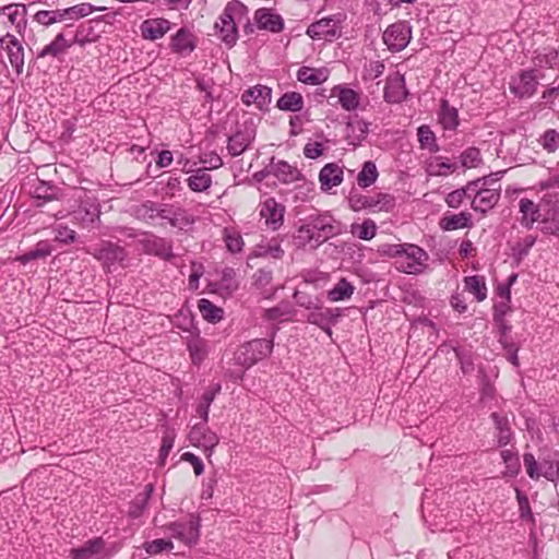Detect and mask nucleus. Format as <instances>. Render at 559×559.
<instances>
[{
    "instance_id": "obj_26",
    "label": "nucleus",
    "mask_w": 559,
    "mask_h": 559,
    "mask_svg": "<svg viewBox=\"0 0 559 559\" xmlns=\"http://www.w3.org/2000/svg\"><path fill=\"white\" fill-rule=\"evenodd\" d=\"M343 167L336 163L325 164L319 173V181L323 191H329L334 187H337L343 181Z\"/></svg>"
},
{
    "instance_id": "obj_61",
    "label": "nucleus",
    "mask_w": 559,
    "mask_h": 559,
    "mask_svg": "<svg viewBox=\"0 0 559 559\" xmlns=\"http://www.w3.org/2000/svg\"><path fill=\"white\" fill-rule=\"evenodd\" d=\"M429 168L432 175L445 176L448 173L455 169V165L451 164L448 158L436 156L433 160L429 163Z\"/></svg>"
},
{
    "instance_id": "obj_38",
    "label": "nucleus",
    "mask_w": 559,
    "mask_h": 559,
    "mask_svg": "<svg viewBox=\"0 0 559 559\" xmlns=\"http://www.w3.org/2000/svg\"><path fill=\"white\" fill-rule=\"evenodd\" d=\"M254 21L260 29L280 32V15L273 13L270 9H258L254 13Z\"/></svg>"
},
{
    "instance_id": "obj_36",
    "label": "nucleus",
    "mask_w": 559,
    "mask_h": 559,
    "mask_svg": "<svg viewBox=\"0 0 559 559\" xmlns=\"http://www.w3.org/2000/svg\"><path fill=\"white\" fill-rule=\"evenodd\" d=\"M187 348L193 365L199 366L207 356V342L199 334L191 336L187 342Z\"/></svg>"
},
{
    "instance_id": "obj_12",
    "label": "nucleus",
    "mask_w": 559,
    "mask_h": 559,
    "mask_svg": "<svg viewBox=\"0 0 559 559\" xmlns=\"http://www.w3.org/2000/svg\"><path fill=\"white\" fill-rule=\"evenodd\" d=\"M344 15L338 13L331 16L322 17L311 23L307 28V35L312 39L332 40L341 36L342 22Z\"/></svg>"
},
{
    "instance_id": "obj_28",
    "label": "nucleus",
    "mask_w": 559,
    "mask_h": 559,
    "mask_svg": "<svg viewBox=\"0 0 559 559\" xmlns=\"http://www.w3.org/2000/svg\"><path fill=\"white\" fill-rule=\"evenodd\" d=\"M519 209L522 214L520 223L527 229H531L533 225L542 218V201L538 204H535L532 200L523 198L519 202Z\"/></svg>"
},
{
    "instance_id": "obj_3",
    "label": "nucleus",
    "mask_w": 559,
    "mask_h": 559,
    "mask_svg": "<svg viewBox=\"0 0 559 559\" xmlns=\"http://www.w3.org/2000/svg\"><path fill=\"white\" fill-rule=\"evenodd\" d=\"M257 134V126L254 119L248 115H242L235 123L230 135L227 139V152L230 156L236 157L246 152Z\"/></svg>"
},
{
    "instance_id": "obj_54",
    "label": "nucleus",
    "mask_w": 559,
    "mask_h": 559,
    "mask_svg": "<svg viewBox=\"0 0 559 559\" xmlns=\"http://www.w3.org/2000/svg\"><path fill=\"white\" fill-rule=\"evenodd\" d=\"M559 51L556 48L546 47L536 52L534 62L540 68H552L557 63Z\"/></svg>"
},
{
    "instance_id": "obj_48",
    "label": "nucleus",
    "mask_w": 559,
    "mask_h": 559,
    "mask_svg": "<svg viewBox=\"0 0 559 559\" xmlns=\"http://www.w3.org/2000/svg\"><path fill=\"white\" fill-rule=\"evenodd\" d=\"M379 173L376 164L372 160H367L362 164L361 170L357 175V185L360 188H368L372 186L378 179Z\"/></svg>"
},
{
    "instance_id": "obj_42",
    "label": "nucleus",
    "mask_w": 559,
    "mask_h": 559,
    "mask_svg": "<svg viewBox=\"0 0 559 559\" xmlns=\"http://www.w3.org/2000/svg\"><path fill=\"white\" fill-rule=\"evenodd\" d=\"M198 309L202 318L210 323H217L224 318V310L206 298L198 301Z\"/></svg>"
},
{
    "instance_id": "obj_6",
    "label": "nucleus",
    "mask_w": 559,
    "mask_h": 559,
    "mask_svg": "<svg viewBox=\"0 0 559 559\" xmlns=\"http://www.w3.org/2000/svg\"><path fill=\"white\" fill-rule=\"evenodd\" d=\"M200 528L201 518L194 513H190L186 519L170 522L164 526V530L170 534V537L188 547L198 544L200 539Z\"/></svg>"
},
{
    "instance_id": "obj_11",
    "label": "nucleus",
    "mask_w": 559,
    "mask_h": 559,
    "mask_svg": "<svg viewBox=\"0 0 559 559\" xmlns=\"http://www.w3.org/2000/svg\"><path fill=\"white\" fill-rule=\"evenodd\" d=\"M92 254L102 263L106 272H112L116 265L122 263L128 257L123 247L111 241H102L93 248Z\"/></svg>"
},
{
    "instance_id": "obj_56",
    "label": "nucleus",
    "mask_w": 559,
    "mask_h": 559,
    "mask_svg": "<svg viewBox=\"0 0 559 559\" xmlns=\"http://www.w3.org/2000/svg\"><path fill=\"white\" fill-rule=\"evenodd\" d=\"M143 549L150 556H156L164 551H170L174 549V543L170 539L158 538L143 544Z\"/></svg>"
},
{
    "instance_id": "obj_47",
    "label": "nucleus",
    "mask_w": 559,
    "mask_h": 559,
    "mask_svg": "<svg viewBox=\"0 0 559 559\" xmlns=\"http://www.w3.org/2000/svg\"><path fill=\"white\" fill-rule=\"evenodd\" d=\"M465 288L472 293L477 301L487 298V286L485 277L480 275H472L464 278Z\"/></svg>"
},
{
    "instance_id": "obj_33",
    "label": "nucleus",
    "mask_w": 559,
    "mask_h": 559,
    "mask_svg": "<svg viewBox=\"0 0 559 559\" xmlns=\"http://www.w3.org/2000/svg\"><path fill=\"white\" fill-rule=\"evenodd\" d=\"M52 251L53 246L49 240H40L35 245L34 249L23 254L16 255L14 258V261L25 265L33 260L45 259L49 257L52 253Z\"/></svg>"
},
{
    "instance_id": "obj_41",
    "label": "nucleus",
    "mask_w": 559,
    "mask_h": 559,
    "mask_svg": "<svg viewBox=\"0 0 559 559\" xmlns=\"http://www.w3.org/2000/svg\"><path fill=\"white\" fill-rule=\"evenodd\" d=\"M369 132V126L364 120H354L346 123V138L349 144L358 145Z\"/></svg>"
},
{
    "instance_id": "obj_32",
    "label": "nucleus",
    "mask_w": 559,
    "mask_h": 559,
    "mask_svg": "<svg viewBox=\"0 0 559 559\" xmlns=\"http://www.w3.org/2000/svg\"><path fill=\"white\" fill-rule=\"evenodd\" d=\"M154 492L153 484H147L144 490L139 492L129 504L128 516L132 520H136L147 508L148 501Z\"/></svg>"
},
{
    "instance_id": "obj_35",
    "label": "nucleus",
    "mask_w": 559,
    "mask_h": 559,
    "mask_svg": "<svg viewBox=\"0 0 559 559\" xmlns=\"http://www.w3.org/2000/svg\"><path fill=\"white\" fill-rule=\"evenodd\" d=\"M329 79V71L325 68L301 67L297 71V80L304 84L320 85Z\"/></svg>"
},
{
    "instance_id": "obj_60",
    "label": "nucleus",
    "mask_w": 559,
    "mask_h": 559,
    "mask_svg": "<svg viewBox=\"0 0 559 559\" xmlns=\"http://www.w3.org/2000/svg\"><path fill=\"white\" fill-rule=\"evenodd\" d=\"M538 143L548 153H554L559 147V133L555 129H547L539 136Z\"/></svg>"
},
{
    "instance_id": "obj_10",
    "label": "nucleus",
    "mask_w": 559,
    "mask_h": 559,
    "mask_svg": "<svg viewBox=\"0 0 559 559\" xmlns=\"http://www.w3.org/2000/svg\"><path fill=\"white\" fill-rule=\"evenodd\" d=\"M542 231L559 237V192H545L542 198Z\"/></svg>"
},
{
    "instance_id": "obj_52",
    "label": "nucleus",
    "mask_w": 559,
    "mask_h": 559,
    "mask_svg": "<svg viewBox=\"0 0 559 559\" xmlns=\"http://www.w3.org/2000/svg\"><path fill=\"white\" fill-rule=\"evenodd\" d=\"M501 457L506 465L504 475L515 477L521 471V463L518 452L511 449H506L501 451Z\"/></svg>"
},
{
    "instance_id": "obj_39",
    "label": "nucleus",
    "mask_w": 559,
    "mask_h": 559,
    "mask_svg": "<svg viewBox=\"0 0 559 559\" xmlns=\"http://www.w3.org/2000/svg\"><path fill=\"white\" fill-rule=\"evenodd\" d=\"M472 226V215L468 212L445 215L440 221V227L443 230H456Z\"/></svg>"
},
{
    "instance_id": "obj_7",
    "label": "nucleus",
    "mask_w": 559,
    "mask_h": 559,
    "mask_svg": "<svg viewBox=\"0 0 559 559\" xmlns=\"http://www.w3.org/2000/svg\"><path fill=\"white\" fill-rule=\"evenodd\" d=\"M273 348V341L266 338H255L246 342L235 352V364L248 369L259 360L267 357Z\"/></svg>"
},
{
    "instance_id": "obj_62",
    "label": "nucleus",
    "mask_w": 559,
    "mask_h": 559,
    "mask_svg": "<svg viewBox=\"0 0 559 559\" xmlns=\"http://www.w3.org/2000/svg\"><path fill=\"white\" fill-rule=\"evenodd\" d=\"M2 12L8 15L12 24L27 15V7L23 3H11L2 8Z\"/></svg>"
},
{
    "instance_id": "obj_53",
    "label": "nucleus",
    "mask_w": 559,
    "mask_h": 559,
    "mask_svg": "<svg viewBox=\"0 0 559 559\" xmlns=\"http://www.w3.org/2000/svg\"><path fill=\"white\" fill-rule=\"evenodd\" d=\"M305 105L304 97L298 92H286L282 94V110L299 112Z\"/></svg>"
},
{
    "instance_id": "obj_57",
    "label": "nucleus",
    "mask_w": 559,
    "mask_h": 559,
    "mask_svg": "<svg viewBox=\"0 0 559 559\" xmlns=\"http://www.w3.org/2000/svg\"><path fill=\"white\" fill-rule=\"evenodd\" d=\"M352 233L361 240H370L377 234V225L372 219H365L359 225L352 226Z\"/></svg>"
},
{
    "instance_id": "obj_51",
    "label": "nucleus",
    "mask_w": 559,
    "mask_h": 559,
    "mask_svg": "<svg viewBox=\"0 0 559 559\" xmlns=\"http://www.w3.org/2000/svg\"><path fill=\"white\" fill-rule=\"evenodd\" d=\"M460 164L464 168H477L483 164L480 150L476 146L465 148L459 156Z\"/></svg>"
},
{
    "instance_id": "obj_40",
    "label": "nucleus",
    "mask_w": 559,
    "mask_h": 559,
    "mask_svg": "<svg viewBox=\"0 0 559 559\" xmlns=\"http://www.w3.org/2000/svg\"><path fill=\"white\" fill-rule=\"evenodd\" d=\"M536 242V237L526 235L524 238L519 239L511 245V257L516 264H520L530 253V250Z\"/></svg>"
},
{
    "instance_id": "obj_46",
    "label": "nucleus",
    "mask_w": 559,
    "mask_h": 559,
    "mask_svg": "<svg viewBox=\"0 0 559 559\" xmlns=\"http://www.w3.org/2000/svg\"><path fill=\"white\" fill-rule=\"evenodd\" d=\"M219 281L217 289L224 294H231L238 288V282L236 278V271L234 267L226 266L219 272Z\"/></svg>"
},
{
    "instance_id": "obj_4",
    "label": "nucleus",
    "mask_w": 559,
    "mask_h": 559,
    "mask_svg": "<svg viewBox=\"0 0 559 559\" xmlns=\"http://www.w3.org/2000/svg\"><path fill=\"white\" fill-rule=\"evenodd\" d=\"M523 462L531 479L537 480L542 476L551 483L559 479V453L550 452L538 463L533 453H524Z\"/></svg>"
},
{
    "instance_id": "obj_58",
    "label": "nucleus",
    "mask_w": 559,
    "mask_h": 559,
    "mask_svg": "<svg viewBox=\"0 0 559 559\" xmlns=\"http://www.w3.org/2000/svg\"><path fill=\"white\" fill-rule=\"evenodd\" d=\"M469 181L462 188L456 189L445 197V203L449 207L457 209L463 203L464 199H468L471 201V191L468 190Z\"/></svg>"
},
{
    "instance_id": "obj_43",
    "label": "nucleus",
    "mask_w": 559,
    "mask_h": 559,
    "mask_svg": "<svg viewBox=\"0 0 559 559\" xmlns=\"http://www.w3.org/2000/svg\"><path fill=\"white\" fill-rule=\"evenodd\" d=\"M33 199L36 206H43L57 199L56 188L46 181H39L34 187Z\"/></svg>"
},
{
    "instance_id": "obj_2",
    "label": "nucleus",
    "mask_w": 559,
    "mask_h": 559,
    "mask_svg": "<svg viewBox=\"0 0 559 559\" xmlns=\"http://www.w3.org/2000/svg\"><path fill=\"white\" fill-rule=\"evenodd\" d=\"M247 13V7L239 0H231L226 4L215 23L217 35L226 46L233 47L237 43V23L246 17Z\"/></svg>"
},
{
    "instance_id": "obj_18",
    "label": "nucleus",
    "mask_w": 559,
    "mask_h": 559,
    "mask_svg": "<svg viewBox=\"0 0 559 559\" xmlns=\"http://www.w3.org/2000/svg\"><path fill=\"white\" fill-rule=\"evenodd\" d=\"M407 96L408 91L404 75L395 73L393 76H389L383 91L384 100L389 104H400L406 100Z\"/></svg>"
},
{
    "instance_id": "obj_1",
    "label": "nucleus",
    "mask_w": 559,
    "mask_h": 559,
    "mask_svg": "<svg viewBox=\"0 0 559 559\" xmlns=\"http://www.w3.org/2000/svg\"><path fill=\"white\" fill-rule=\"evenodd\" d=\"M342 233L341 223L329 212L307 216L298 228L295 240L298 246L317 249L323 242Z\"/></svg>"
},
{
    "instance_id": "obj_24",
    "label": "nucleus",
    "mask_w": 559,
    "mask_h": 559,
    "mask_svg": "<svg viewBox=\"0 0 559 559\" xmlns=\"http://www.w3.org/2000/svg\"><path fill=\"white\" fill-rule=\"evenodd\" d=\"M331 97H337L338 104L346 111H354L360 105V95L358 92L345 84L335 85L331 90Z\"/></svg>"
},
{
    "instance_id": "obj_63",
    "label": "nucleus",
    "mask_w": 559,
    "mask_h": 559,
    "mask_svg": "<svg viewBox=\"0 0 559 559\" xmlns=\"http://www.w3.org/2000/svg\"><path fill=\"white\" fill-rule=\"evenodd\" d=\"M454 354L459 360L462 372L464 374H471L475 369L472 354L463 348H454Z\"/></svg>"
},
{
    "instance_id": "obj_9",
    "label": "nucleus",
    "mask_w": 559,
    "mask_h": 559,
    "mask_svg": "<svg viewBox=\"0 0 559 559\" xmlns=\"http://www.w3.org/2000/svg\"><path fill=\"white\" fill-rule=\"evenodd\" d=\"M428 260L429 255L423 248L414 243H404V250L400 261H396V267L406 274H420L425 271Z\"/></svg>"
},
{
    "instance_id": "obj_22",
    "label": "nucleus",
    "mask_w": 559,
    "mask_h": 559,
    "mask_svg": "<svg viewBox=\"0 0 559 559\" xmlns=\"http://www.w3.org/2000/svg\"><path fill=\"white\" fill-rule=\"evenodd\" d=\"M170 28L171 23L164 17L147 19L140 25L142 37L153 41L164 37Z\"/></svg>"
},
{
    "instance_id": "obj_20",
    "label": "nucleus",
    "mask_w": 559,
    "mask_h": 559,
    "mask_svg": "<svg viewBox=\"0 0 559 559\" xmlns=\"http://www.w3.org/2000/svg\"><path fill=\"white\" fill-rule=\"evenodd\" d=\"M159 218L167 221L170 226L182 229L186 226L193 224L194 218L182 207H175L170 204H160V210L157 213Z\"/></svg>"
},
{
    "instance_id": "obj_37",
    "label": "nucleus",
    "mask_w": 559,
    "mask_h": 559,
    "mask_svg": "<svg viewBox=\"0 0 559 559\" xmlns=\"http://www.w3.org/2000/svg\"><path fill=\"white\" fill-rule=\"evenodd\" d=\"M495 428L497 430V442L499 447H504L510 443L513 433L510 428L509 419L504 415H500L499 413H492L490 415Z\"/></svg>"
},
{
    "instance_id": "obj_31",
    "label": "nucleus",
    "mask_w": 559,
    "mask_h": 559,
    "mask_svg": "<svg viewBox=\"0 0 559 559\" xmlns=\"http://www.w3.org/2000/svg\"><path fill=\"white\" fill-rule=\"evenodd\" d=\"M222 384L221 382L212 383L202 394L200 402L195 407L197 415L201 418V420L209 423V413L212 403L215 397L221 393Z\"/></svg>"
},
{
    "instance_id": "obj_29",
    "label": "nucleus",
    "mask_w": 559,
    "mask_h": 559,
    "mask_svg": "<svg viewBox=\"0 0 559 559\" xmlns=\"http://www.w3.org/2000/svg\"><path fill=\"white\" fill-rule=\"evenodd\" d=\"M438 122L445 131H455L460 124L459 111L451 106L445 98L440 99V108L438 111Z\"/></svg>"
},
{
    "instance_id": "obj_59",
    "label": "nucleus",
    "mask_w": 559,
    "mask_h": 559,
    "mask_svg": "<svg viewBox=\"0 0 559 559\" xmlns=\"http://www.w3.org/2000/svg\"><path fill=\"white\" fill-rule=\"evenodd\" d=\"M105 8H96L91 3H80L64 9L69 13V20H79L92 14L95 11H103Z\"/></svg>"
},
{
    "instance_id": "obj_49",
    "label": "nucleus",
    "mask_w": 559,
    "mask_h": 559,
    "mask_svg": "<svg viewBox=\"0 0 559 559\" xmlns=\"http://www.w3.org/2000/svg\"><path fill=\"white\" fill-rule=\"evenodd\" d=\"M223 239L227 250L230 253H239L242 251L245 241L242 239L241 234L235 228H224Z\"/></svg>"
},
{
    "instance_id": "obj_21",
    "label": "nucleus",
    "mask_w": 559,
    "mask_h": 559,
    "mask_svg": "<svg viewBox=\"0 0 559 559\" xmlns=\"http://www.w3.org/2000/svg\"><path fill=\"white\" fill-rule=\"evenodd\" d=\"M280 203L275 197H261L259 203V215L264 219L266 227L276 230L280 228Z\"/></svg>"
},
{
    "instance_id": "obj_14",
    "label": "nucleus",
    "mask_w": 559,
    "mask_h": 559,
    "mask_svg": "<svg viewBox=\"0 0 559 559\" xmlns=\"http://www.w3.org/2000/svg\"><path fill=\"white\" fill-rule=\"evenodd\" d=\"M72 223L82 228L92 229L100 222V205L96 199L82 200L79 206L70 213Z\"/></svg>"
},
{
    "instance_id": "obj_55",
    "label": "nucleus",
    "mask_w": 559,
    "mask_h": 559,
    "mask_svg": "<svg viewBox=\"0 0 559 559\" xmlns=\"http://www.w3.org/2000/svg\"><path fill=\"white\" fill-rule=\"evenodd\" d=\"M520 519L535 525V518L531 509L528 497L520 489H515Z\"/></svg>"
},
{
    "instance_id": "obj_13",
    "label": "nucleus",
    "mask_w": 559,
    "mask_h": 559,
    "mask_svg": "<svg viewBox=\"0 0 559 559\" xmlns=\"http://www.w3.org/2000/svg\"><path fill=\"white\" fill-rule=\"evenodd\" d=\"M535 68L521 70L509 82L510 92L520 99L532 97L538 86L539 76Z\"/></svg>"
},
{
    "instance_id": "obj_16",
    "label": "nucleus",
    "mask_w": 559,
    "mask_h": 559,
    "mask_svg": "<svg viewBox=\"0 0 559 559\" xmlns=\"http://www.w3.org/2000/svg\"><path fill=\"white\" fill-rule=\"evenodd\" d=\"M411 39V28L405 22H396L386 27L383 41L391 51H402Z\"/></svg>"
},
{
    "instance_id": "obj_5",
    "label": "nucleus",
    "mask_w": 559,
    "mask_h": 559,
    "mask_svg": "<svg viewBox=\"0 0 559 559\" xmlns=\"http://www.w3.org/2000/svg\"><path fill=\"white\" fill-rule=\"evenodd\" d=\"M348 205L354 212L368 210L370 212H391L396 205L393 194L378 192L373 195H365L355 191H350L348 197Z\"/></svg>"
},
{
    "instance_id": "obj_15",
    "label": "nucleus",
    "mask_w": 559,
    "mask_h": 559,
    "mask_svg": "<svg viewBox=\"0 0 559 559\" xmlns=\"http://www.w3.org/2000/svg\"><path fill=\"white\" fill-rule=\"evenodd\" d=\"M254 180L259 183L261 197H273L272 193L277 189L280 182V162L275 163V157L260 171L253 175Z\"/></svg>"
},
{
    "instance_id": "obj_19",
    "label": "nucleus",
    "mask_w": 559,
    "mask_h": 559,
    "mask_svg": "<svg viewBox=\"0 0 559 559\" xmlns=\"http://www.w3.org/2000/svg\"><path fill=\"white\" fill-rule=\"evenodd\" d=\"M1 45L5 44L9 61L17 75L22 74L24 68V48L21 41L12 34L7 33L1 39Z\"/></svg>"
},
{
    "instance_id": "obj_50",
    "label": "nucleus",
    "mask_w": 559,
    "mask_h": 559,
    "mask_svg": "<svg viewBox=\"0 0 559 559\" xmlns=\"http://www.w3.org/2000/svg\"><path fill=\"white\" fill-rule=\"evenodd\" d=\"M355 287L346 280L341 278L336 285L328 292V298L331 301H341L350 298Z\"/></svg>"
},
{
    "instance_id": "obj_44",
    "label": "nucleus",
    "mask_w": 559,
    "mask_h": 559,
    "mask_svg": "<svg viewBox=\"0 0 559 559\" xmlns=\"http://www.w3.org/2000/svg\"><path fill=\"white\" fill-rule=\"evenodd\" d=\"M187 185L193 192H204L212 186V177L206 169L199 168L187 179Z\"/></svg>"
},
{
    "instance_id": "obj_34",
    "label": "nucleus",
    "mask_w": 559,
    "mask_h": 559,
    "mask_svg": "<svg viewBox=\"0 0 559 559\" xmlns=\"http://www.w3.org/2000/svg\"><path fill=\"white\" fill-rule=\"evenodd\" d=\"M105 548V540L102 537H94L84 543L83 546L71 550V559H91L100 554Z\"/></svg>"
},
{
    "instance_id": "obj_30",
    "label": "nucleus",
    "mask_w": 559,
    "mask_h": 559,
    "mask_svg": "<svg viewBox=\"0 0 559 559\" xmlns=\"http://www.w3.org/2000/svg\"><path fill=\"white\" fill-rule=\"evenodd\" d=\"M69 48H71L69 39L66 37V33H59L51 43L46 45L38 53V58L52 57L60 59L63 57Z\"/></svg>"
},
{
    "instance_id": "obj_27",
    "label": "nucleus",
    "mask_w": 559,
    "mask_h": 559,
    "mask_svg": "<svg viewBox=\"0 0 559 559\" xmlns=\"http://www.w3.org/2000/svg\"><path fill=\"white\" fill-rule=\"evenodd\" d=\"M307 314V322L314 324L317 326L326 325V322L337 323L338 318L342 316L341 309L338 308H322L319 302L316 304V307H312Z\"/></svg>"
},
{
    "instance_id": "obj_45",
    "label": "nucleus",
    "mask_w": 559,
    "mask_h": 559,
    "mask_svg": "<svg viewBox=\"0 0 559 559\" xmlns=\"http://www.w3.org/2000/svg\"><path fill=\"white\" fill-rule=\"evenodd\" d=\"M417 136L421 148L428 150L430 153H438L440 151L436 134L429 126L423 124L418 127Z\"/></svg>"
},
{
    "instance_id": "obj_17",
    "label": "nucleus",
    "mask_w": 559,
    "mask_h": 559,
    "mask_svg": "<svg viewBox=\"0 0 559 559\" xmlns=\"http://www.w3.org/2000/svg\"><path fill=\"white\" fill-rule=\"evenodd\" d=\"M189 441L193 447L212 451L219 442L218 436L207 427V423L195 424L189 435Z\"/></svg>"
},
{
    "instance_id": "obj_23",
    "label": "nucleus",
    "mask_w": 559,
    "mask_h": 559,
    "mask_svg": "<svg viewBox=\"0 0 559 559\" xmlns=\"http://www.w3.org/2000/svg\"><path fill=\"white\" fill-rule=\"evenodd\" d=\"M272 98V90L265 85H255L246 90L241 95V100L246 105L254 104L260 110L269 107Z\"/></svg>"
},
{
    "instance_id": "obj_64",
    "label": "nucleus",
    "mask_w": 559,
    "mask_h": 559,
    "mask_svg": "<svg viewBox=\"0 0 559 559\" xmlns=\"http://www.w3.org/2000/svg\"><path fill=\"white\" fill-rule=\"evenodd\" d=\"M56 237L55 240L64 245H70L75 242L76 240V233L69 228L67 225L58 224L55 227Z\"/></svg>"
},
{
    "instance_id": "obj_8",
    "label": "nucleus",
    "mask_w": 559,
    "mask_h": 559,
    "mask_svg": "<svg viewBox=\"0 0 559 559\" xmlns=\"http://www.w3.org/2000/svg\"><path fill=\"white\" fill-rule=\"evenodd\" d=\"M471 207L478 213L486 214L493 209L501 197V186L484 187L479 180L469 181Z\"/></svg>"
},
{
    "instance_id": "obj_25",
    "label": "nucleus",
    "mask_w": 559,
    "mask_h": 559,
    "mask_svg": "<svg viewBox=\"0 0 559 559\" xmlns=\"http://www.w3.org/2000/svg\"><path fill=\"white\" fill-rule=\"evenodd\" d=\"M195 38L186 27H181L170 38V49L178 55H188L195 49Z\"/></svg>"
}]
</instances>
